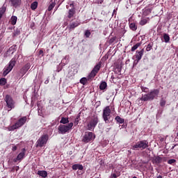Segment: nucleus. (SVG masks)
I'll use <instances>...</instances> for the list:
<instances>
[{
	"mask_svg": "<svg viewBox=\"0 0 178 178\" xmlns=\"http://www.w3.org/2000/svg\"><path fill=\"white\" fill-rule=\"evenodd\" d=\"M159 95V90L154 89L151 90L149 93L143 95L141 98V101L147 102V101H154L155 98L158 97Z\"/></svg>",
	"mask_w": 178,
	"mask_h": 178,
	"instance_id": "1",
	"label": "nucleus"
},
{
	"mask_svg": "<svg viewBox=\"0 0 178 178\" xmlns=\"http://www.w3.org/2000/svg\"><path fill=\"white\" fill-rule=\"evenodd\" d=\"M27 122V117L24 116L21 118L17 122L15 123V124L10 126L8 127L9 131H14V130H16L17 129H19V127H22V126H24V124Z\"/></svg>",
	"mask_w": 178,
	"mask_h": 178,
	"instance_id": "2",
	"label": "nucleus"
},
{
	"mask_svg": "<svg viewBox=\"0 0 178 178\" xmlns=\"http://www.w3.org/2000/svg\"><path fill=\"white\" fill-rule=\"evenodd\" d=\"M73 122H70L67 125L60 124L58 127L59 134H66L69 130L73 129Z\"/></svg>",
	"mask_w": 178,
	"mask_h": 178,
	"instance_id": "3",
	"label": "nucleus"
},
{
	"mask_svg": "<svg viewBox=\"0 0 178 178\" xmlns=\"http://www.w3.org/2000/svg\"><path fill=\"white\" fill-rule=\"evenodd\" d=\"M49 138V136H48V134L42 135L36 142V148H38V147L42 148V147H44L47 144V143H48Z\"/></svg>",
	"mask_w": 178,
	"mask_h": 178,
	"instance_id": "4",
	"label": "nucleus"
},
{
	"mask_svg": "<svg viewBox=\"0 0 178 178\" xmlns=\"http://www.w3.org/2000/svg\"><path fill=\"white\" fill-rule=\"evenodd\" d=\"M111 107L107 106L103 109L102 118L105 123H109V119H111Z\"/></svg>",
	"mask_w": 178,
	"mask_h": 178,
	"instance_id": "5",
	"label": "nucleus"
},
{
	"mask_svg": "<svg viewBox=\"0 0 178 178\" xmlns=\"http://www.w3.org/2000/svg\"><path fill=\"white\" fill-rule=\"evenodd\" d=\"M148 148V141L147 140H140L136 143L134 145L132 146V149H145Z\"/></svg>",
	"mask_w": 178,
	"mask_h": 178,
	"instance_id": "6",
	"label": "nucleus"
},
{
	"mask_svg": "<svg viewBox=\"0 0 178 178\" xmlns=\"http://www.w3.org/2000/svg\"><path fill=\"white\" fill-rule=\"evenodd\" d=\"M98 124V116L95 115L91 118L90 120L89 121L88 124V130H94L95 129V127Z\"/></svg>",
	"mask_w": 178,
	"mask_h": 178,
	"instance_id": "7",
	"label": "nucleus"
},
{
	"mask_svg": "<svg viewBox=\"0 0 178 178\" xmlns=\"http://www.w3.org/2000/svg\"><path fill=\"white\" fill-rule=\"evenodd\" d=\"M15 65H16V60H15V58H13L10 61L8 65L4 68V71L3 73V76H6V74L10 73V72H12V69H13V67H15Z\"/></svg>",
	"mask_w": 178,
	"mask_h": 178,
	"instance_id": "8",
	"label": "nucleus"
},
{
	"mask_svg": "<svg viewBox=\"0 0 178 178\" xmlns=\"http://www.w3.org/2000/svg\"><path fill=\"white\" fill-rule=\"evenodd\" d=\"M95 138V136H94V134L92 132H86L83 135V138L82 139L83 143H85L87 144V143H90V141L94 140Z\"/></svg>",
	"mask_w": 178,
	"mask_h": 178,
	"instance_id": "9",
	"label": "nucleus"
},
{
	"mask_svg": "<svg viewBox=\"0 0 178 178\" xmlns=\"http://www.w3.org/2000/svg\"><path fill=\"white\" fill-rule=\"evenodd\" d=\"M5 102L10 111L15 108V101H13V99H12V97H10V95H6Z\"/></svg>",
	"mask_w": 178,
	"mask_h": 178,
	"instance_id": "10",
	"label": "nucleus"
},
{
	"mask_svg": "<svg viewBox=\"0 0 178 178\" xmlns=\"http://www.w3.org/2000/svg\"><path fill=\"white\" fill-rule=\"evenodd\" d=\"M100 69H101V63H99L94 67L93 70L90 73L89 79H93V77H95L98 72H99Z\"/></svg>",
	"mask_w": 178,
	"mask_h": 178,
	"instance_id": "11",
	"label": "nucleus"
},
{
	"mask_svg": "<svg viewBox=\"0 0 178 178\" xmlns=\"http://www.w3.org/2000/svg\"><path fill=\"white\" fill-rule=\"evenodd\" d=\"M70 6H72V8L70 9L68 11V15H67L68 19H72V17H73V16H74L76 13V10L74 8V5L73 3H71Z\"/></svg>",
	"mask_w": 178,
	"mask_h": 178,
	"instance_id": "12",
	"label": "nucleus"
},
{
	"mask_svg": "<svg viewBox=\"0 0 178 178\" xmlns=\"http://www.w3.org/2000/svg\"><path fill=\"white\" fill-rule=\"evenodd\" d=\"M79 26H80V22H79L78 21H75L70 24L68 29L70 31L74 30L75 27H79Z\"/></svg>",
	"mask_w": 178,
	"mask_h": 178,
	"instance_id": "13",
	"label": "nucleus"
},
{
	"mask_svg": "<svg viewBox=\"0 0 178 178\" xmlns=\"http://www.w3.org/2000/svg\"><path fill=\"white\" fill-rule=\"evenodd\" d=\"M24 155H26V149L23 148V149H22V152H20V153L17 155L15 161H22V159L23 158H24Z\"/></svg>",
	"mask_w": 178,
	"mask_h": 178,
	"instance_id": "14",
	"label": "nucleus"
},
{
	"mask_svg": "<svg viewBox=\"0 0 178 178\" xmlns=\"http://www.w3.org/2000/svg\"><path fill=\"white\" fill-rule=\"evenodd\" d=\"M143 55H144V49H142L140 51H136V58L137 59V62H140V60H141Z\"/></svg>",
	"mask_w": 178,
	"mask_h": 178,
	"instance_id": "15",
	"label": "nucleus"
},
{
	"mask_svg": "<svg viewBox=\"0 0 178 178\" xmlns=\"http://www.w3.org/2000/svg\"><path fill=\"white\" fill-rule=\"evenodd\" d=\"M83 170L84 169V167H83V165L81 164H74L72 165V170Z\"/></svg>",
	"mask_w": 178,
	"mask_h": 178,
	"instance_id": "16",
	"label": "nucleus"
},
{
	"mask_svg": "<svg viewBox=\"0 0 178 178\" xmlns=\"http://www.w3.org/2000/svg\"><path fill=\"white\" fill-rule=\"evenodd\" d=\"M10 2L13 6L17 8V6H19L20 3H22V0H10Z\"/></svg>",
	"mask_w": 178,
	"mask_h": 178,
	"instance_id": "17",
	"label": "nucleus"
},
{
	"mask_svg": "<svg viewBox=\"0 0 178 178\" xmlns=\"http://www.w3.org/2000/svg\"><path fill=\"white\" fill-rule=\"evenodd\" d=\"M38 175L41 176V177H47V176H48V172L45 170H39L38 171Z\"/></svg>",
	"mask_w": 178,
	"mask_h": 178,
	"instance_id": "18",
	"label": "nucleus"
},
{
	"mask_svg": "<svg viewBox=\"0 0 178 178\" xmlns=\"http://www.w3.org/2000/svg\"><path fill=\"white\" fill-rule=\"evenodd\" d=\"M115 120H116L117 123H120V124H123V123H124V119L120 118L119 115L115 117Z\"/></svg>",
	"mask_w": 178,
	"mask_h": 178,
	"instance_id": "19",
	"label": "nucleus"
},
{
	"mask_svg": "<svg viewBox=\"0 0 178 178\" xmlns=\"http://www.w3.org/2000/svg\"><path fill=\"white\" fill-rule=\"evenodd\" d=\"M163 38L164 40V42L168 43L170 41V37L169 36V35L168 33H163Z\"/></svg>",
	"mask_w": 178,
	"mask_h": 178,
	"instance_id": "20",
	"label": "nucleus"
},
{
	"mask_svg": "<svg viewBox=\"0 0 178 178\" xmlns=\"http://www.w3.org/2000/svg\"><path fill=\"white\" fill-rule=\"evenodd\" d=\"M10 23L13 24V26H15L16 23H17V17L16 16H12L10 18Z\"/></svg>",
	"mask_w": 178,
	"mask_h": 178,
	"instance_id": "21",
	"label": "nucleus"
},
{
	"mask_svg": "<svg viewBox=\"0 0 178 178\" xmlns=\"http://www.w3.org/2000/svg\"><path fill=\"white\" fill-rule=\"evenodd\" d=\"M6 12V7L5 6H3L1 8H0V20L2 19V16H3V13Z\"/></svg>",
	"mask_w": 178,
	"mask_h": 178,
	"instance_id": "22",
	"label": "nucleus"
},
{
	"mask_svg": "<svg viewBox=\"0 0 178 178\" xmlns=\"http://www.w3.org/2000/svg\"><path fill=\"white\" fill-rule=\"evenodd\" d=\"M38 6V2L34 1L33 3H32L31 4V9H32V10H35V9H37Z\"/></svg>",
	"mask_w": 178,
	"mask_h": 178,
	"instance_id": "23",
	"label": "nucleus"
},
{
	"mask_svg": "<svg viewBox=\"0 0 178 178\" xmlns=\"http://www.w3.org/2000/svg\"><path fill=\"white\" fill-rule=\"evenodd\" d=\"M106 87H108V85L106 84V82L102 81V82L100 83L99 89H100V90H106Z\"/></svg>",
	"mask_w": 178,
	"mask_h": 178,
	"instance_id": "24",
	"label": "nucleus"
},
{
	"mask_svg": "<svg viewBox=\"0 0 178 178\" xmlns=\"http://www.w3.org/2000/svg\"><path fill=\"white\" fill-rule=\"evenodd\" d=\"M129 28L131 29V30H132L133 31H136V30H137V24H136V23L132 22L129 24Z\"/></svg>",
	"mask_w": 178,
	"mask_h": 178,
	"instance_id": "25",
	"label": "nucleus"
},
{
	"mask_svg": "<svg viewBox=\"0 0 178 178\" xmlns=\"http://www.w3.org/2000/svg\"><path fill=\"white\" fill-rule=\"evenodd\" d=\"M60 123H62L63 124H67V123H69V118L62 117Z\"/></svg>",
	"mask_w": 178,
	"mask_h": 178,
	"instance_id": "26",
	"label": "nucleus"
},
{
	"mask_svg": "<svg viewBox=\"0 0 178 178\" xmlns=\"http://www.w3.org/2000/svg\"><path fill=\"white\" fill-rule=\"evenodd\" d=\"M29 69H30V64H26L24 67H22V72H24V73H27Z\"/></svg>",
	"mask_w": 178,
	"mask_h": 178,
	"instance_id": "27",
	"label": "nucleus"
},
{
	"mask_svg": "<svg viewBox=\"0 0 178 178\" xmlns=\"http://www.w3.org/2000/svg\"><path fill=\"white\" fill-rule=\"evenodd\" d=\"M140 45H141V43H137L135 45H134L131 49V51H132V52H134V51H136V49H137V48H138V47H140Z\"/></svg>",
	"mask_w": 178,
	"mask_h": 178,
	"instance_id": "28",
	"label": "nucleus"
},
{
	"mask_svg": "<svg viewBox=\"0 0 178 178\" xmlns=\"http://www.w3.org/2000/svg\"><path fill=\"white\" fill-rule=\"evenodd\" d=\"M87 81H88L87 78L83 77V78L81 79L80 83L83 84V86H86V84H87Z\"/></svg>",
	"mask_w": 178,
	"mask_h": 178,
	"instance_id": "29",
	"label": "nucleus"
},
{
	"mask_svg": "<svg viewBox=\"0 0 178 178\" xmlns=\"http://www.w3.org/2000/svg\"><path fill=\"white\" fill-rule=\"evenodd\" d=\"M154 162L156 163H161V162H162V158H161L160 156H157L154 159Z\"/></svg>",
	"mask_w": 178,
	"mask_h": 178,
	"instance_id": "30",
	"label": "nucleus"
},
{
	"mask_svg": "<svg viewBox=\"0 0 178 178\" xmlns=\"http://www.w3.org/2000/svg\"><path fill=\"white\" fill-rule=\"evenodd\" d=\"M6 84V79L5 78L0 79V86H5Z\"/></svg>",
	"mask_w": 178,
	"mask_h": 178,
	"instance_id": "31",
	"label": "nucleus"
},
{
	"mask_svg": "<svg viewBox=\"0 0 178 178\" xmlns=\"http://www.w3.org/2000/svg\"><path fill=\"white\" fill-rule=\"evenodd\" d=\"M160 105L161 106H165L166 105V100H165V99L161 98V99L160 100Z\"/></svg>",
	"mask_w": 178,
	"mask_h": 178,
	"instance_id": "32",
	"label": "nucleus"
},
{
	"mask_svg": "<svg viewBox=\"0 0 178 178\" xmlns=\"http://www.w3.org/2000/svg\"><path fill=\"white\" fill-rule=\"evenodd\" d=\"M79 122H80V115H77L74 120V126H77L79 124Z\"/></svg>",
	"mask_w": 178,
	"mask_h": 178,
	"instance_id": "33",
	"label": "nucleus"
},
{
	"mask_svg": "<svg viewBox=\"0 0 178 178\" xmlns=\"http://www.w3.org/2000/svg\"><path fill=\"white\" fill-rule=\"evenodd\" d=\"M147 19H143L140 22V26H145V24H147Z\"/></svg>",
	"mask_w": 178,
	"mask_h": 178,
	"instance_id": "34",
	"label": "nucleus"
},
{
	"mask_svg": "<svg viewBox=\"0 0 178 178\" xmlns=\"http://www.w3.org/2000/svg\"><path fill=\"white\" fill-rule=\"evenodd\" d=\"M54 8H55V3H52L48 7L49 12H51V10H52V9H54Z\"/></svg>",
	"mask_w": 178,
	"mask_h": 178,
	"instance_id": "35",
	"label": "nucleus"
},
{
	"mask_svg": "<svg viewBox=\"0 0 178 178\" xmlns=\"http://www.w3.org/2000/svg\"><path fill=\"white\" fill-rule=\"evenodd\" d=\"M90 35H91V32L88 30H86L85 31V37H86V38H88Z\"/></svg>",
	"mask_w": 178,
	"mask_h": 178,
	"instance_id": "36",
	"label": "nucleus"
},
{
	"mask_svg": "<svg viewBox=\"0 0 178 178\" xmlns=\"http://www.w3.org/2000/svg\"><path fill=\"white\" fill-rule=\"evenodd\" d=\"M151 49H152V44L149 43L146 47V51L149 52V51H151Z\"/></svg>",
	"mask_w": 178,
	"mask_h": 178,
	"instance_id": "37",
	"label": "nucleus"
},
{
	"mask_svg": "<svg viewBox=\"0 0 178 178\" xmlns=\"http://www.w3.org/2000/svg\"><path fill=\"white\" fill-rule=\"evenodd\" d=\"M168 165H173V163H176V159H170L168 161Z\"/></svg>",
	"mask_w": 178,
	"mask_h": 178,
	"instance_id": "38",
	"label": "nucleus"
},
{
	"mask_svg": "<svg viewBox=\"0 0 178 178\" xmlns=\"http://www.w3.org/2000/svg\"><path fill=\"white\" fill-rule=\"evenodd\" d=\"M141 90L143 91V92H148V88H145L144 86H141Z\"/></svg>",
	"mask_w": 178,
	"mask_h": 178,
	"instance_id": "39",
	"label": "nucleus"
},
{
	"mask_svg": "<svg viewBox=\"0 0 178 178\" xmlns=\"http://www.w3.org/2000/svg\"><path fill=\"white\" fill-rule=\"evenodd\" d=\"M39 55H41V56H42L44 55V51L40 50Z\"/></svg>",
	"mask_w": 178,
	"mask_h": 178,
	"instance_id": "40",
	"label": "nucleus"
},
{
	"mask_svg": "<svg viewBox=\"0 0 178 178\" xmlns=\"http://www.w3.org/2000/svg\"><path fill=\"white\" fill-rule=\"evenodd\" d=\"M111 176H112L113 178L118 177V175L116 174H115V173L112 174Z\"/></svg>",
	"mask_w": 178,
	"mask_h": 178,
	"instance_id": "41",
	"label": "nucleus"
},
{
	"mask_svg": "<svg viewBox=\"0 0 178 178\" xmlns=\"http://www.w3.org/2000/svg\"><path fill=\"white\" fill-rule=\"evenodd\" d=\"M17 149V146L13 147V151H16Z\"/></svg>",
	"mask_w": 178,
	"mask_h": 178,
	"instance_id": "42",
	"label": "nucleus"
},
{
	"mask_svg": "<svg viewBox=\"0 0 178 178\" xmlns=\"http://www.w3.org/2000/svg\"><path fill=\"white\" fill-rule=\"evenodd\" d=\"M48 83H49V79H47L44 81V84H48Z\"/></svg>",
	"mask_w": 178,
	"mask_h": 178,
	"instance_id": "43",
	"label": "nucleus"
},
{
	"mask_svg": "<svg viewBox=\"0 0 178 178\" xmlns=\"http://www.w3.org/2000/svg\"><path fill=\"white\" fill-rule=\"evenodd\" d=\"M156 178H162L161 175H159Z\"/></svg>",
	"mask_w": 178,
	"mask_h": 178,
	"instance_id": "44",
	"label": "nucleus"
},
{
	"mask_svg": "<svg viewBox=\"0 0 178 178\" xmlns=\"http://www.w3.org/2000/svg\"><path fill=\"white\" fill-rule=\"evenodd\" d=\"M114 40H112V39H111V40H110V42H113Z\"/></svg>",
	"mask_w": 178,
	"mask_h": 178,
	"instance_id": "45",
	"label": "nucleus"
},
{
	"mask_svg": "<svg viewBox=\"0 0 178 178\" xmlns=\"http://www.w3.org/2000/svg\"><path fill=\"white\" fill-rule=\"evenodd\" d=\"M113 12L115 13V10H113Z\"/></svg>",
	"mask_w": 178,
	"mask_h": 178,
	"instance_id": "46",
	"label": "nucleus"
},
{
	"mask_svg": "<svg viewBox=\"0 0 178 178\" xmlns=\"http://www.w3.org/2000/svg\"><path fill=\"white\" fill-rule=\"evenodd\" d=\"M0 53H1V49H0Z\"/></svg>",
	"mask_w": 178,
	"mask_h": 178,
	"instance_id": "47",
	"label": "nucleus"
}]
</instances>
